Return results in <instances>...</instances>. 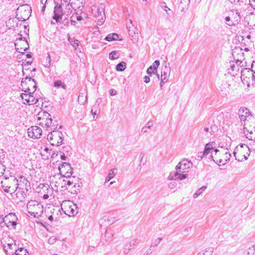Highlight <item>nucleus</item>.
<instances>
[{
  "instance_id": "obj_1",
  "label": "nucleus",
  "mask_w": 255,
  "mask_h": 255,
  "mask_svg": "<svg viewBox=\"0 0 255 255\" xmlns=\"http://www.w3.org/2000/svg\"><path fill=\"white\" fill-rule=\"evenodd\" d=\"M37 123L47 131H51L47 135V139L52 145L59 146L62 143L63 134L60 131L58 122L51 118V115L47 112L41 111L37 114Z\"/></svg>"
},
{
  "instance_id": "obj_2",
  "label": "nucleus",
  "mask_w": 255,
  "mask_h": 255,
  "mask_svg": "<svg viewBox=\"0 0 255 255\" xmlns=\"http://www.w3.org/2000/svg\"><path fill=\"white\" fill-rule=\"evenodd\" d=\"M193 163L190 160L184 159L179 162L176 166V171L171 172L168 175V180H183L188 177L186 173L188 170L192 167Z\"/></svg>"
},
{
  "instance_id": "obj_3",
  "label": "nucleus",
  "mask_w": 255,
  "mask_h": 255,
  "mask_svg": "<svg viewBox=\"0 0 255 255\" xmlns=\"http://www.w3.org/2000/svg\"><path fill=\"white\" fill-rule=\"evenodd\" d=\"M215 154L212 153L211 157L214 161L219 165H225L230 159L231 154L229 149L222 147L221 150L216 149L214 150Z\"/></svg>"
},
{
  "instance_id": "obj_4",
  "label": "nucleus",
  "mask_w": 255,
  "mask_h": 255,
  "mask_svg": "<svg viewBox=\"0 0 255 255\" xmlns=\"http://www.w3.org/2000/svg\"><path fill=\"white\" fill-rule=\"evenodd\" d=\"M18 180L13 176H4L0 183L4 191L6 193H13L17 189L16 186Z\"/></svg>"
},
{
  "instance_id": "obj_5",
  "label": "nucleus",
  "mask_w": 255,
  "mask_h": 255,
  "mask_svg": "<svg viewBox=\"0 0 255 255\" xmlns=\"http://www.w3.org/2000/svg\"><path fill=\"white\" fill-rule=\"evenodd\" d=\"M28 213L35 218L40 217L43 212V207L42 204L36 200H30L27 204Z\"/></svg>"
},
{
  "instance_id": "obj_6",
  "label": "nucleus",
  "mask_w": 255,
  "mask_h": 255,
  "mask_svg": "<svg viewBox=\"0 0 255 255\" xmlns=\"http://www.w3.org/2000/svg\"><path fill=\"white\" fill-rule=\"evenodd\" d=\"M250 153V148L248 145L242 143L236 147L233 154L236 160L239 161H243L248 159Z\"/></svg>"
},
{
  "instance_id": "obj_7",
  "label": "nucleus",
  "mask_w": 255,
  "mask_h": 255,
  "mask_svg": "<svg viewBox=\"0 0 255 255\" xmlns=\"http://www.w3.org/2000/svg\"><path fill=\"white\" fill-rule=\"evenodd\" d=\"M61 208L64 213L69 216H74L78 212L77 205L70 200L63 201L61 204Z\"/></svg>"
},
{
  "instance_id": "obj_8",
  "label": "nucleus",
  "mask_w": 255,
  "mask_h": 255,
  "mask_svg": "<svg viewBox=\"0 0 255 255\" xmlns=\"http://www.w3.org/2000/svg\"><path fill=\"white\" fill-rule=\"evenodd\" d=\"M21 86L22 90L25 93H31L32 92H34L36 89V84L34 79L28 76L22 79Z\"/></svg>"
},
{
  "instance_id": "obj_9",
  "label": "nucleus",
  "mask_w": 255,
  "mask_h": 255,
  "mask_svg": "<svg viewBox=\"0 0 255 255\" xmlns=\"http://www.w3.org/2000/svg\"><path fill=\"white\" fill-rule=\"evenodd\" d=\"M59 170L61 175L66 178L70 177L73 173V168L71 165L67 162H63L59 166Z\"/></svg>"
},
{
  "instance_id": "obj_10",
  "label": "nucleus",
  "mask_w": 255,
  "mask_h": 255,
  "mask_svg": "<svg viewBox=\"0 0 255 255\" xmlns=\"http://www.w3.org/2000/svg\"><path fill=\"white\" fill-rule=\"evenodd\" d=\"M15 49L19 53H23L29 48L28 43L26 39H17L14 43Z\"/></svg>"
},
{
  "instance_id": "obj_11",
  "label": "nucleus",
  "mask_w": 255,
  "mask_h": 255,
  "mask_svg": "<svg viewBox=\"0 0 255 255\" xmlns=\"http://www.w3.org/2000/svg\"><path fill=\"white\" fill-rule=\"evenodd\" d=\"M42 132L41 128L36 126H31L27 130L28 136L34 139L40 138Z\"/></svg>"
},
{
  "instance_id": "obj_12",
  "label": "nucleus",
  "mask_w": 255,
  "mask_h": 255,
  "mask_svg": "<svg viewBox=\"0 0 255 255\" xmlns=\"http://www.w3.org/2000/svg\"><path fill=\"white\" fill-rule=\"evenodd\" d=\"M66 13V11L64 10V8L57 3L54 7L53 19L55 20L56 22H59L62 20V16Z\"/></svg>"
},
{
  "instance_id": "obj_13",
  "label": "nucleus",
  "mask_w": 255,
  "mask_h": 255,
  "mask_svg": "<svg viewBox=\"0 0 255 255\" xmlns=\"http://www.w3.org/2000/svg\"><path fill=\"white\" fill-rule=\"evenodd\" d=\"M241 78L243 82L250 83V79L254 80L255 76L250 69L245 68L241 71Z\"/></svg>"
},
{
  "instance_id": "obj_14",
  "label": "nucleus",
  "mask_w": 255,
  "mask_h": 255,
  "mask_svg": "<svg viewBox=\"0 0 255 255\" xmlns=\"http://www.w3.org/2000/svg\"><path fill=\"white\" fill-rule=\"evenodd\" d=\"M95 16L97 20V24L101 25L105 21V14L102 5L98 6L95 11Z\"/></svg>"
},
{
  "instance_id": "obj_15",
  "label": "nucleus",
  "mask_w": 255,
  "mask_h": 255,
  "mask_svg": "<svg viewBox=\"0 0 255 255\" xmlns=\"http://www.w3.org/2000/svg\"><path fill=\"white\" fill-rule=\"evenodd\" d=\"M130 24H127V28L128 29V34L132 37L131 40L133 43L137 42L138 40V33L136 27H133L132 24V21L129 19Z\"/></svg>"
},
{
  "instance_id": "obj_16",
  "label": "nucleus",
  "mask_w": 255,
  "mask_h": 255,
  "mask_svg": "<svg viewBox=\"0 0 255 255\" xmlns=\"http://www.w3.org/2000/svg\"><path fill=\"white\" fill-rule=\"evenodd\" d=\"M238 114L241 121L247 122L252 118L251 113L246 108L241 107L239 110Z\"/></svg>"
},
{
  "instance_id": "obj_17",
  "label": "nucleus",
  "mask_w": 255,
  "mask_h": 255,
  "mask_svg": "<svg viewBox=\"0 0 255 255\" xmlns=\"http://www.w3.org/2000/svg\"><path fill=\"white\" fill-rule=\"evenodd\" d=\"M16 186H17V188L25 190L26 191H28L31 189L29 182L23 176L19 177Z\"/></svg>"
},
{
  "instance_id": "obj_18",
  "label": "nucleus",
  "mask_w": 255,
  "mask_h": 255,
  "mask_svg": "<svg viewBox=\"0 0 255 255\" xmlns=\"http://www.w3.org/2000/svg\"><path fill=\"white\" fill-rule=\"evenodd\" d=\"M170 68L169 66H165L161 69L160 81L161 83H166L170 76Z\"/></svg>"
},
{
  "instance_id": "obj_19",
  "label": "nucleus",
  "mask_w": 255,
  "mask_h": 255,
  "mask_svg": "<svg viewBox=\"0 0 255 255\" xmlns=\"http://www.w3.org/2000/svg\"><path fill=\"white\" fill-rule=\"evenodd\" d=\"M221 94L223 97L228 96L232 91L231 86L227 82H223L220 87Z\"/></svg>"
},
{
  "instance_id": "obj_20",
  "label": "nucleus",
  "mask_w": 255,
  "mask_h": 255,
  "mask_svg": "<svg viewBox=\"0 0 255 255\" xmlns=\"http://www.w3.org/2000/svg\"><path fill=\"white\" fill-rule=\"evenodd\" d=\"M243 133L248 139L255 141V127H250V128H244Z\"/></svg>"
},
{
  "instance_id": "obj_21",
  "label": "nucleus",
  "mask_w": 255,
  "mask_h": 255,
  "mask_svg": "<svg viewBox=\"0 0 255 255\" xmlns=\"http://www.w3.org/2000/svg\"><path fill=\"white\" fill-rule=\"evenodd\" d=\"M27 192L25 190L17 188L15 192L16 199L19 202L23 201L27 196Z\"/></svg>"
},
{
  "instance_id": "obj_22",
  "label": "nucleus",
  "mask_w": 255,
  "mask_h": 255,
  "mask_svg": "<svg viewBox=\"0 0 255 255\" xmlns=\"http://www.w3.org/2000/svg\"><path fill=\"white\" fill-rule=\"evenodd\" d=\"M3 221L10 222L12 221V228L13 229L15 228L17 225L16 221L17 218L14 213H9L7 215L5 216L4 218H3Z\"/></svg>"
},
{
  "instance_id": "obj_23",
  "label": "nucleus",
  "mask_w": 255,
  "mask_h": 255,
  "mask_svg": "<svg viewBox=\"0 0 255 255\" xmlns=\"http://www.w3.org/2000/svg\"><path fill=\"white\" fill-rule=\"evenodd\" d=\"M16 248L15 244L8 243L6 245L3 246V249L9 255H13Z\"/></svg>"
},
{
  "instance_id": "obj_24",
  "label": "nucleus",
  "mask_w": 255,
  "mask_h": 255,
  "mask_svg": "<svg viewBox=\"0 0 255 255\" xmlns=\"http://www.w3.org/2000/svg\"><path fill=\"white\" fill-rule=\"evenodd\" d=\"M137 241V239H134L132 241L128 242L127 244H125L124 253L125 255H127L128 254L129 251L130 250L131 247L135 245Z\"/></svg>"
},
{
  "instance_id": "obj_25",
  "label": "nucleus",
  "mask_w": 255,
  "mask_h": 255,
  "mask_svg": "<svg viewBox=\"0 0 255 255\" xmlns=\"http://www.w3.org/2000/svg\"><path fill=\"white\" fill-rule=\"evenodd\" d=\"M59 4L62 8H65L64 10L66 11V12L69 13L72 8V5L70 4L67 0H61L60 3Z\"/></svg>"
},
{
  "instance_id": "obj_26",
  "label": "nucleus",
  "mask_w": 255,
  "mask_h": 255,
  "mask_svg": "<svg viewBox=\"0 0 255 255\" xmlns=\"http://www.w3.org/2000/svg\"><path fill=\"white\" fill-rule=\"evenodd\" d=\"M33 93L34 92H33L30 93V96L27 103V104L28 105H36L38 104L40 100L39 98H35V97L34 96Z\"/></svg>"
},
{
  "instance_id": "obj_27",
  "label": "nucleus",
  "mask_w": 255,
  "mask_h": 255,
  "mask_svg": "<svg viewBox=\"0 0 255 255\" xmlns=\"http://www.w3.org/2000/svg\"><path fill=\"white\" fill-rule=\"evenodd\" d=\"M87 93L84 91L82 92H80L78 98V101L81 105H84L87 101Z\"/></svg>"
},
{
  "instance_id": "obj_28",
  "label": "nucleus",
  "mask_w": 255,
  "mask_h": 255,
  "mask_svg": "<svg viewBox=\"0 0 255 255\" xmlns=\"http://www.w3.org/2000/svg\"><path fill=\"white\" fill-rule=\"evenodd\" d=\"M69 149L70 147L69 146H64L63 149L60 151L61 159L62 160H66L67 156L69 155L68 152Z\"/></svg>"
},
{
  "instance_id": "obj_29",
  "label": "nucleus",
  "mask_w": 255,
  "mask_h": 255,
  "mask_svg": "<svg viewBox=\"0 0 255 255\" xmlns=\"http://www.w3.org/2000/svg\"><path fill=\"white\" fill-rule=\"evenodd\" d=\"M118 172V169L116 168H114L110 170L108 176L106 178L105 182H108L111 180Z\"/></svg>"
},
{
  "instance_id": "obj_30",
  "label": "nucleus",
  "mask_w": 255,
  "mask_h": 255,
  "mask_svg": "<svg viewBox=\"0 0 255 255\" xmlns=\"http://www.w3.org/2000/svg\"><path fill=\"white\" fill-rule=\"evenodd\" d=\"M215 145V142H212L211 143H208L206 144L205 149L203 151L204 153L207 155L209 153H210L211 151L214 148Z\"/></svg>"
},
{
  "instance_id": "obj_31",
  "label": "nucleus",
  "mask_w": 255,
  "mask_h": 255,
  "mask_svg": "<svg viewBox=\"0 0 255 255\" xmlns=\"http://www.w3.org/2000/svg\"><path fill=\"white\" fill-rule=\"evenodd\" d=\"M49 151L50 150L47 147H45L43 150H41L40 154L43 159L46 160L48 159V157L50 155Z\"/></svg>"
},
{
  "instance_id": "obj_32",
  "label": "nucleus",
  "mask_w": 255,
  "mask_h": 255,
  "mask_svg": "<svg viewBox=\"0 0 255 255\" xmlns=\"http://www.w3.org/2000/svg\"><path fill=\"white\" fill-rule=\"evenodd\" d=\"M74 178H75V177H70L66 178V180L64 179L63 182H65L64 186L66 184L69 186L72 185L73 184H74V187H75L76 183L74 182Z\"/></svg>"
},
{
  "instance_id": "obj_33",
  "label": "nucleus",
  "mask_w": 255,
  "mask_h": 255,
  "mask_svg": "<svg viewBox=\"0 0 255 255\" xmlns=\"http://www.w3.org/2000/svg\"><path fill=\"white\" fill-rule=\"evenodd\" d=\"M161 7L165 10L168 16H171L173 14V11L166 5L165 2L161 4Z\"/></svg>"
},
{
  "instance_id": "obj_34",
  "label": "nucleus",
  "mask_w": 255,
  "mask_h": 255,
  "mask_svg": "<svg viewBox=\"0 0 255 255\" xmlns=\"http://www.w3.org/2000/svg\"><path fill=\"white\" fill-rule=\"evenodd\" d=\"M119 38V35L116 33H112L108 34L106 37L105 40L108 41L118 40Z\"/></svg>"
},
{
  "instance_id": "obj_35",
  "label": "nucleus",
  "mask_w": 255,
  "mask_h": 255,
  "mask_svg": "<svg viewBox=\"0 0 255 255\" xmlns=\"http://www.w3.org/2000/svg\"><path fill=\"white\" fill-rule=\"evenodd\" d=\"M120 54L118 51H113L109 54V58L110 59L115 60L119 58Z\"/></svg>"
},
{
  "instance_id": "obj_36",
  "label": "nucleus",
  "mask_w": 255,
  "mask_h": 255,
  "mask_svg": "<svg viewBox=\"0 0 255 255\" xmlns=\"http://www.w3.org/2000/svg\"><path fill=\"white\" fill-rule=\"evenodd\" d=\"M54 86L55 87L57 88L61 87L64 90H65L66 88V86L65 85L64 83L63 82H62L61 80L55 81L54 83Z\"/></svg>"
},
{
  "instance_id": "obj_37",
  "label": "nucleus",
  "mask_w": 255,
  "mask_h": 255,
  "mask_svg": "<svg viewBox=\"0 0 255 255\" xmlns=\"http://www.w3.org/2000/svg\"><path fill=\"white\" fill-rule=\"evenodd\" d=\"M68 41L70 42V43L71 44V45L76 49H77L78 46H79V41L78 40L74 39L73 38H70L69 37L68 38Z\"/></svg>"
},
{
  "instance_id": "obj_38",
  "label": "nucleus",
  "mask_w": 255,
  "mask_h": 255,
  "mask_svg": "<svg viewBox=\"0 0 255 255\" xmlns=\"http://www.w3.org/2000/svg\"><path fill=\"white\" fill-rule=\"evenodd\" d=\"M126 68V63L121 62L116 66V70L118 71H123Z\"/></svg>"
},
{
  "instance_id": "obj_39",
  "label": "nucleus",
  "mask_w": 255,
  "mask_h": 255,
  "mask_svg": "<svg viewBox=\"0 0 255 255\" xmlns=\"http://www.w3.org/2000/svg\"><path fill=\"white\" fill-rule=\"evenodd\" d=\"M206 189V186H202L196 192L193 194V197L194 198H197L200 195H201Z\"/></svg>"
},
{
  "instance_id": "obj_40",
  "label": "nucleus",
  "mask_w": 255,
  "mask_h": 255,
  "mask_svg": "<svg viewBox=\"0 0 255 255\" xmlns=\"http://www.w3.org/2000/svg\"><path fill=\"white\" fill-rule=\"evenodd\" d=\"M27 253L26 250L23 248H20L14 252L15 255H25Z\"/></svg>"
},
{
  "instance_id": "obj_41",
  "label": "nucleus",
  "mask_w": 255,
  "mask_h": 255,
  "mask_svg": "<svg viewBox=\"0 0 255 255\" xmlns=\"http://www.w3.org/2000/svg\"><path fill=\"white\" fill-rule=\"evenodd\" d=\"M30 96V93H28V94L27 93H22L20 95V97L22 99V100L23 101V103L24 104H27V103L28 102V100L29 99Z\"/></svg>"
},
{
  "instance_id": "obj_42",
  "label": "nucleus",
  "mask_w": 255,
  "mask_h": 255,
  "mask_svg": "<svg viewBox=\"0 0 255 255\" xmlns=\"http://www.w3.org/2000/svg\"><path fill=\"white\" fill-rule=\"evenodd\" d=\"M212 128H210L205 127L203 128V132L207 137H209L211 134Z\"/></svg>"
},
{
  "instance_id": "obj_43",
  "label": "nucleus",
  "mask_w": 255,
  "mask_h": 255,
  "mask_svg": "<svg viewBox=\"0 0 255 255\" xmlns=\"http://www.w3.org/2000/svg\"><path fill=\"white\" fill-rule=\"evenodd\" d=\"M250 128L255 127V121H249L248 120L246 123L245 124L244 128Z\"/></svg>"
},
{
  "instance_id": "obj_44",
  "label": "nucleus",
  "mask_w": 255,
  "mask_h": 255,
  "mask_svg": "<svg viewBox=\"0 0 255 255\" xmlns=\"http://www.w3.org/2000/svg\"><path fill=\"white\" fill-rule=\"evenodd\" d=\"M160 64L159 60H155L151 66L149 67H151V69L154 70V72H157V68Z\"/></svg>"
},
{
  "instance_id": "obj_45",
  "label": "nucleus",
  "mask_w": 255,
  "mask_h": 255,
  "mask_svg": "<svg viewBox=\"0 0 255 255\" xmlns=\"http://www.w3.org/2000/svg\"><path fill=\"white\" fill-rule=\"evenodd\" d=\"M236 63H237V65L233 64L231 66V69L233 71L239 70V65H241V64L242 63V61L238 60Z\"/></svg>"
},
{
  "instance_id": "obj_46",
  "label": "nucleus",
  "mask_w": 255,
  "mask_h": 255,
  "mask_svg": "<svg viewBox=\"0 0 255 255\" xmlns=\"http://www.w3.org/2000/svg\"><path fill=\"white\" fill-rule=\"evenodd\" d=\"M152 124H150V122H147V124H146V126L142 128L141 131L143 132V133L147 132V129L150 128Z\"/></svg>"
},
{
  "instance_id": "obj_47",
  "label": "nucleus",
  "mask_w": 255,
  "mask_h": 255,
  "mask_svg": "<svg viewBox=\"0 0 255 255\" xmlns=\"http://www.w3.org/2000/svg\"><path fill=\"white\" fill-rule=\"evenodd\" d=\"M225 21L227 25L229 26L234 25V22L231 20L230 16H226L225 17Z\"/></svg>"
},
{
  "instance_id": "obj_48",
  "label": "nucleus",
  "mask_w": 255,
  "mask_h": 255,
  "mask_svg": "<svg viewBox=\"0 0 255 255\" xmlns=\"http://www.w3.org/2000/svg\"><path fill=\"white\" fill-rule=\"evenodd\" d=\"M5 168L4 166L2 164L1 161L0 160V176L3 175L5 171Z\"/></svg>"
},
{
  "instance_id": "obj_49",
  "label": "nucleus",
  "mask_w": 255,
  "mask_h": 255,
  "mask_svg": "<svg viewBox=\"0 0 255 255\" xmlns=\"http://www.w3.org/2000/svg\"><path fill=\"white\" fill-rule=\"evenodd\" d=\"M56 241V238L54 236L51 237L48 241V243L49 244L52 245Z\"/></svg>"
},
{
  "instance_id": "obj_50",
  "label": "nucleus",
  "mask_w": 255,
  "mask_h": 255,
  "mask_svg": "<svg viewBox=\"0 0 255 255\" xmlns=\"http://www.w3.org/2000/svg\"><path fill=\"white\" fill-rule=\"evenodd\" d=\"M147 74L151 76L152 74L156 73V72H154V70L151 69V67H148L147 69Z\"/></svg>"
},
{
  "instance_id": "obj_51",
  "label": "nucleus",
  "mask_w": 255,
  "mask_h": 255,
  "mask_svg": "<svg viewBox=\"0 0 255 255\" xmlns=\"http://www.w3.org/2000/svg\"><path fill=\"white\" fill-rule=\"evenodd\" d=\"M162 240V238H158L156 239H155L153 243V246H158L160 244V243Z\"/></svg>"
},
{
  "instance_id": "obj_52",
  "label": "nucleus",
  "mask_w": 255,
  "mask_h": 255,
  "mask_svg": "<svg viewBox=\"0 0 255 255\" xmlns=\"http://www.w3.org/2000/svg\"><path fill=\"white\" fill-rule=\"evenodd\" d=\"M46 60L47 61V63L45 64V67H48L51 65V60L49 54H48V56L46 57Z\"/></svg>"
},
{
  "instance_id": "obj_53",
  "label": "nucleus",
  "mask_w": 255,
  "mask_h": 255,
  "mask_svg": "<svg viewBox=\"0 0 255 255\" xmlns=\"http://www.w3.org/2000/svg\"><path fill=\"white\" fill-rule=\"evenodd\" d=\"M205 156H206L205 153H204L203 152H201L198 153L197 159L198 160H201L203 158V157H204Z\"/></svg>"
},
{
  "instance_id": "obj_54",
  "label": "nucleus",
  "mask_w": 255,
  "mask_h": 255,
  "mask_svg": "<svg viewBox=\"0 0 255 255\" xmlns=\"http://www.w3.org/2000/svg\"><path fill=\"white\" fill-rule=\"evenodd\" d=\"M12 221L10 222L3 221V225H5L8 228L12 227Z\"/></svg>"
},
{
  "instance_id": "obj_55",
  "label": "nucleus",
  "mask_w": 255,
  "mask_h": 255,
  "mask_svg": "<svg viewBox=\"0 0 255 255\" xmlns=\"http://www.w3.org/2000/svg\"><path fill=\"white\" fill-rule=\"evenodd\" d=\"M176 185H177L176 183L174 181H173V182H171L170 183V184H169V187L170 189H173L176 187Z\"/></svg>"
},
{
  "instance_id": "obj_56",
  "label": "nucleus",
  "mask_w": 255,
  "mask_h": 255,
  "mask_svg": "<svg viewBox=\"0 0 255 255\" xmlns=\"http://www.w3.org/2000/svg\"><path fill=\"white\" fill-rule=\"evenodd\" d=\"M72 18H76L77 19V20L78 21H81L83 19V18L81 16H78L77 15V14H76L75 15H74V14H73V15L71 17Z\"/></svg>"
},
{
  "instance_id": "obj_57",
  "label": "nucleus",
  "mask_w": 255,
  "mask_h": 255,
  "mask_svg": "<svg viewBox=\"0 0 255 255\" xmlns=\"http://www.w3.org/2000/svg\"><path fill=\"white\" fill-rule=\"evenodd\" d=\"M251 70L253 71V73L255 74V62L253 61L252 64V67Z\"/></svg>"
},
{
  "instance_id": "obj_58",
  "label": "nucleus",
  "mask_w": 255,
  "mask_h": 255,
  "mask_svg": "<svg viewBox=\"0 0 255 255\" xmlns=\"http://www.w3.org/2000/svg\"><path fill=\"white\" fill-rule=\"evenodd\" d=\"M144 82L145 83H148L150 82V78L148 76H145L143 78Z\"/></svg>"
},
{
  "instance_id": "obj_59",
  "label": "nucleus",
  "mask_w": 255,
  "mask_h": 255,
  "mask_svg": "<svg viewBox=\"0 0 255 255\" xmlns=\"http://www.w3.org/2000/svg\"><path fill=\"white\" fill-rule=\"evenodd\" d=\"M250 4L252 7L255 9V0H250Z\"/></svg>"
},
{
  "instance_id": "obj_60",
  "label": "nucleus",
  "mask_w": 255,
  "mask_h": 255,
  "mask_svg": "<svg viewBox=\"0 0 255 255\" xmlns=\"http://www.w3.org/2000/svg\"><path fill=\"white\" fill-rule=\"evenodd\" d=\"M0 227H3V220L2 216H0Z\"/></svg>"
},
{
  "instance_id": "obj_61",
  "label": "nucleus",
  "mask_w": 255,
  "mask_h": 255,
  "mask_svg": "<svg viewBox=\"0 0 255 255\" xmlns=\"http://www.w3.org/2000/svg\"><path fill=\"white\" fill-rule=\"evenodd\" d=\"M236 14L237 15L238 17H235V18H237V21H238V20H240L241 18L240 13L238 11L236 10Z\"/></svg>"
},
{
  "instance_id": "obj_62",
  "label": "nucleus",
  "mask_w": 255,
  "mask_h": 255,
  "mask_svg": "<svg viewBox=\"0 0 255 255\" xmlns=\"http://www.w3.org/2000/svg\"><path fill=\"white\" fill-rule=\"evenodd\" d=\"M16 16H17V19L20 21H25L27 19L26 17H18V14L17 13Z\"/></svg>"
},
{
  "instance_id": "obj_63",
  "label": "nucleus",
  "mask_w": 255,
  "mask_h": 255,
  "mask_svg": "<svg viewBox=\"0 0 255 255\" xmlns=\"http://www.w3.org/2000/svg\"><path fill=\"white\" fill-rule=\"evenodd\" d=\"M110 94L111 96H114L115 95H116V92L114 89H112L110 90Z\"/></svg>"
},
{
  "instance_id": "obj_64",
  "label": "nucleus",
  "mask_w": 255,
  "mask_h": 255,
  "mask_svg": "<svg viewBox=\"0 0 255 255\" xmlns=\"http://www.w3.org/2000/svg\"><path fill=\"white\" fill-rule=\"evenodd\" d=\"M58 152H54L52 154L51 156V157L52 159H53V158L57 156L58 155Z\"/></svg>"
}]
</instances>
